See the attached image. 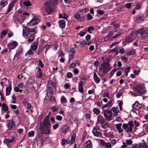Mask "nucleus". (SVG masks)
I'll use <instances>...</instances> for the list:
<instances>
[{
  "mask_svg": "<svg viewBox=\"0 0 148 148\" xmlns=\"http://www.w3.org/2000/svg\"><path fill=\"white\" fill-rule=\"evenodd\" d=\"M105 147L106 148H111V145L110 143H107L105 144Z\"/></svg>",
  "mask_w": 148,
  "mask_h": 148,
  "instance_id": "64",
  "label": "nucleus"
},
{
  "mask_svg": "<svg viewBox=\"0 0 148 148\" xmlns=\"http://www.w3.org/2000/svg\"><path fill=\"white\" fill-rule=\"evenodd\" d=\"M133 143L132 141L130 140H126V144L127 145H130L132 144V143Z\"/></svg>",
  "mask_w": 148,
  "mask_h": 148,
  "instance_id": "55",
  "label": "nucleus"
},
{
  "mask_svg": "<svg viewBox=\"0 0 148 148\" xmlns=\"http://www.w3.org/2000/svg\"><path fill=\"white\" fill-rule=\"evenodd\" d=\"M45 11L48 15L49 14L53 11V9L51 4H48L47 2H46L45 4Z\"/></svg>",
  "mask_w": 148,
  "mask_h": 148,
  "instance_id": "6",
  "label": "nucleus"
},
{
  "mask_svg": "<svg viewBox=\"0 0 148 148\" xmlns=\"http://www.w3.org/2000/svg\"><path fill=\"white\" fill-rule=\"evenodd\" d=\"M134 90L138 93L142 95L145 94L147 92L145 88L140 85L136 86L134 87Z\"/></svg>",
  "mask_w": 148,
  "mask_h": 148,
  "instance_id": "5",
  "label": "nucleus"
},
{
  "mask_svg": "<svg viewBox=\"0 0 148 148\" xmlns=\"http://www.w3.org/2000/svg\"><path fill=\"white\" fill-rule=\"evenodd\" d=\"M27 38H28V41L29 42H31L33 41L35 39V37L34 36V35H29L27 34V35H26Z\"/></svg>",
  "mask_w": 148,
  "mask_h": 148,
  "instance_id": "16",
  "label": "nucleus"
},
{
  "mask_svg": "<svg viewBox=\"0 0 148 148\" xmlns=\"http://www.w3.org/2000/svg\"><path fill=\"white\" fill-rule=\"evenodd\" d=\"M142 106V104L139 103L137 101H136L135 103L133 105V108L136 110H138Z\"/></svg>",
  "mask_w": 148,
  "mask_h": 148,
  "instance_id": "13",
  "label": "nucleus"
},
{
  "mask_svg": "<svg viewBox=\"0 0 148 148\" xmlns=\"http://www.w3.org/2000/svg\"><path fill=\"white\" fill-rule=\"evenodd\" d=\"M61 102L63 103H66V99L65 97L62 96L61 99Z\"/></svg>",
  "mask_w": 148,
  "mask_h": 148,
  "instance_id": "38",
  "label": "nucleus"
},
{
  "mask_svg": "<svg viewBox=\"0 0 148 148\" xmlns=\"http://www.w3.org/2000/svg\"><path fill=\"white\" fill-rule=\"evenodd\" d=\"M69 128L67 125H64L62 127V132L65 134L69 132Z\"/></svg>",
  "mask_w": 148,
  "mask_h": 148,
  "instance_id": "17",
  "label": "nucleus"
},
{
  "mask_svg": "<svg viewBox=\"0 0 148 148\" xmlns=\"http://www.w3.org/2000/svg\"><path fill=\"white\" fill-rule=\"evenodd\" d=\"M101 126L103 129H106L108 127V124L107 122L106 121H105L104 122L101 124Z\"/></svg>",
  "mask_w": 148,
  "mask_h": 148,
  "instance_id": "33",
  "label": "nucleus"
},
{
  "mask_svg": "<svg viewBox=\"0 0 148 148\" xmlns=\"http://www.w3.org/2000/svg\"><path fill=\"white\" fill-rule=\"evenodd\" d=\"M39 22L38 18L34 16L29 22L28 23L27 25L29 26H34L38 24Z\"/></svg>",
  "mask_w": 148,
  "mask_h": 148,
  "instance_id": "8",
  "label": "nucleus"
},
{
  "mask_svg": "<svg viewBox=\"0 0 148 148\" xmlns=\"http://www.w3.org/2000/svg\"><path fill=\"white\" fill-rule=\"evenodd\" d=\"M93 111L97 115L99 114L100 113V110L96 108H94L93 109Z\"/></svg>",
  "mask_w": 148,
  "mask_h": 148,
  "instance_id": "42",
  "label": "nucleus"
},
{
  "mask_svg": "<svg viewBox=\"0 0 148 148\" xmlns=\"http://www.w3.org/2000/svg\"><path fill=\"white\" fill-rule=\"evenodd\" d=\"M36 27L33 28H28L27 27L24 26L23 30V35L24 37H27L26 35L28 34L29 35H35L36 34L35 30Z\"/></svg>",
  "mask_w": 148,
  "mask_h": 148,
  "instance_id": "3",
  "label": "nucleus"
},
{
  "mask_svg": "<svg viewBox=\"0 0 148 148\" xmlns=\"http://www.w3.org/2000/svg\"><path fill=\"white\" fill-rule=\"evenodd\" d=\"M18 86L22 89L24 87V84L22 82L18 84Z\"/></svg>",
  "mask_w": 148,
  "mask_h": 148,
  "instance_id": "56",
  "label": "nucleus"
},
{
  "mask_svg": "<svg viewBox=\"0 0 148 148\" xmlns=\"http://www.w3.org/2000/svg\"><path fill=\"white\" fill-rule=\"evenodd\" d=\"M12 90V84L11 83H10L9 84V86L8 87H7L6 89V92H8L10 93Z\"/></svg>",
  "mask_w": 148,
  "mask_h": 148,
  "instance_id": "34",
  "label": "nucleus"
},
{
  "mask_svg": "<svg viewBox=\"0 0 148 148\" xmlns=\"http://www.w3.org/2000/svg\"><path fill=\"white\" fill-rule=\"evenodd\" d=\"M7 4V0H2L0 2V9L1 10Z\"/></svg>",
  "mask_w": 148,
  "mask_h": 148,
  "instance_id": "18",
  "label": "nucleus"
},
{
  "mask_svg": "<svg viewBox=\"0 0 148 148\" xmlns=\"http://www.w3.org/2000/svg\"><path fill=\"white\" fill-rule=\"evenodd\" d=\"M111 110L113 111V112L114 113V115L115 116H117L118 114V112L116 111V108L115 107H113L111 109Z\"/></svg>",
  "mask_w": 148,
  "mask_h": 148,
  "instance_id": "36",
  "label": "nucleus"
},
{
  "mask_svg": "<svg viewBox=\"0 0 148 148\" xmlns=\"http://www.w3.org/2000/svg\"><path fill=\"white\" fill-rule=\"evenodd\" d=\"M144 126L145 127V131L148 133V124H145L143 126V127Z\"/></svg>",
  "mask_w": 148,
  "mask_h": 148,
  "instance_id": "63",
  "label": "nucleus"
},
{
  "mask_svg": "<svg viewBox=\"0 0 148 148\" xmlns=\"http://www.w3.org/2000/svg\"><path fill=\"white\" fill-rule=\"evenodd\" d=\"M34 54V53L32 51V50L31 49H29L27 53L25 55V56H26L27 54H29L30 55H33Z\"/></svg>",
  "mask_w": 148,
  "mask_h": 148,
  "instance_id": "44",
  "label": "nucleus"
},
{
  "mask_svg": "<svg viewBox=\"0 0 148 148\" xmlns=\"http://www.w3.org/2000/svg\"><path fill=\"white\" fill-rule=\"evenodd\" d=\"M33 43L34 44L32 45V49L34 51H36L37 49L39 42H34Z\"/></svg>",
  "mask_w": 148,
  "mask_h": 148,
  "instance_id": "26",
  "label": "nucleus"
},
{
  "mask_svg": "<svg viewBox=\"0 0 148 148\" xmlns=\"http://www.w3.org/2000/svg\"><path fill=\"white\" fill-rule=\"evenodd\" d=\"M38 62L39 66L41 68H43L44 66V65L43 64L42 61L41 60H40L38 61Z\"/></svg>",
  "mask_w": 148,
  "mask_h": 148,
  "instance_id": "60",
  "label": "nucleus"
},
{
  "mask_svg": "<svg viewBox=\"0 0 148 148\" xmlns=\"http://www.w3.org/2000/svg\"><path fill=\"white\" fill-rule=\"evenodd\" d=\"M83 83V82L82 81H80L79 82L78 88L79 91L81 93H82L84 91V88L82 86Z\"/></svg>",
  "mask_w": 148,
  "mask_h": 148,
  "instance_id": "19",
  "label": "nucleus"
},
{
  "mask_svg": "<svg viewBox=\"0 0 148 148\" xmlns=\"http://www.w3.org/2000/svg\"><path fill=\"white\" fill-rule=\"evenodd\" d=\"M61 144L64 147H65L66 144V140L64 138H62L61 139Z\"/></svg>",
  "mask_w": 148,
  "mask_h": 148,
  "instance_id": "48",
  "label": "nucleus"
},
{
  "mask_svg": "<svg viewBox=\"0 0 148 148\" xmlns=\"http://www.w3.org/2000/svg\"><path fill=\"white\" fill-rule=\"evenodd\" d=\"M59 26L62 29L65 27V23L64 21L63 20L60 21L58 22Z\"/></svg>",
  "mask_w": 148,
  "mask_h": 148,
  "instance_id": "23",
  "label": "nucleus"
},
{
  "mask_svg": "<svg viewBox=\"0 0 148 148\" xmlns=\"http://www.w3.org/2000/svg\"><path fill=\"white\" fill-rule=\"evenodd\" d=\"M141 4L139 3H137L135 8V10L138 9L140 8Z\"/></svg>",
  "mask_w": 148,
  "mask_h": 148,
  "instance_id": "52",
  "label": "nucleus"
},
{
  "mask_svg": "<svg viewBox=\"0 0 148 148\" xmlns=\"http://www.w3.org/2000/svg\"><path fill=\"white\" fill-rule=\"evenodd\" d=\"M75 138L76 133H74L73 134L71 137L70 140L71 144H73L75 142Z\"/></svg>",
  "mask_w": 148,
  "mask_h": 148,
  "instance_id": "29",
  "label": "nucleus"
},
{
  "mask_svg": "<svg viewBox=\"0 0 148 148\" xmlns=\"http://www.w3.org/2000/svg\"><path fill=\"white\" fill-rule=\"evenodd\" d=\"M97 118V121L99 122L100 124L105 121V119L101 116H98Z\"/></svg>",
  "mask_w": 148,
  "mask_h": 148,
  "instance_id": "27",
  "label": "nucleus"
},
{
  "mask_svg": "<svg viewBox=\"0 0 148 148\" xmlns=\"http://www.w3.org/2000/svg\"><path fill=\"white\" fill-rule=\"evenodd\" d=\"M93 18L92 16L90 14V13H88L87 14V17L86 18V20L87 21L90 20H91Z\"/></svg>",
  "mask_w": 148,
  "mask_h": 148,
  "instance_id": "47",
  "label": "nucleus"
},
{
  "mask_svg": "<svg viewBox=\"0 0 148 148\" xmlns=\"http://www.w3.org/2000/svg\"><path fill=\"white\" fill-rule=\"evenodd\" d=\"M35 81L33 77L29 78L27 80L26 84L29 85V86L32 87L33 86L34 84L35 83Z\"/></svg>",
  "mask_w": 148,
  "mask_h": 148,
  "instance_id": "14",
  "label": "nucleus"
},
{
  "mask_svg": "<svg viewBox=\"0 0 148 148\" xmlns=\"http://www.w3.org/2000/svg\"><path fill=\"white\" fill-rule=\"evenodd\" d=\"M122 34V33L120 32H116V33H115L114 34H113V35L112 36V38L113 39L116 38L118 36L121 35Z\"/></svg>",
  "mask_w": 148,
  "mask_h": 148,
  "instance_id": "31",
  "label": "nucleus"
},
{
  "mask_svg": "<svg viewBox=\"0 0 148 148\" xmlns=\"http://www.w3.org/2000/svg\"><path fill=\"white\" fill-rule=\"evenodd\" d=\"M122 124L121 123H119L115 125V127L116 129L118 130L121 128V126Z\"/></svg>",
  "mask_w": 148,
  "mask_h": 148,
  "instance_id": "50",
  "label": "nucleus"
},
{
  "mask_svg": "<svg viewBox=\"0 0 148 148\" xmlns=\"http://www.w3.org/2000/svg\"><path fill=\"white\" fill-rule=\"evenodd\" d=\"M87 29V32L90 33H91L90 31H92L94 30V28L93 26H90V27H88Z\"/></svg>",
  "mask_w": 148,
  "mask_h": 148,
  "instance_id": "46",
  "label": "nucleus"
},
{
  "mask_svg": "<svg viewBox=\"0 0 148 148\" xmlns=\"http://www.w3.org/2000/svg\"><path fill=\"white\" fill-rule=\"evenodd\" d=\"M23 48L21 47H19L17 52L15 53L14 58H16L18 60L20 58V56H22L23 55Z\"/></svg>",
  "mask_w": 148,
  "mask_h": 148,
  "instance_id": "10",
  "label": "nucleus"
},
{
  "mask_svg": "<svg viewBox=\"0 0 148 148\" xmlns=\"http://www.w3.org/2000/svg\"><path fill=\"white\" fill-rule=\"evenodd\" d=\"M43 50V49L42 47H40V46L39 47L36 53H37V55H39L40 54L42 51Z\"/></svg>",
  "mask_w": 148,
  "mask_h": 148,
  "instance_id": "41",
  "label": "nucleus"
},
{
  "mask_svg": "<svg viewBox=\"0 0 148 148\" xmlns=\"http://www.w3.org/2000/svg\"><path fill=\"white\" fill-rule=\"evenodd\" d=\"M110 61L108 58L105 59L101 63L100 66L99 67V71L100 76H103L106 75L108 71H110L112 67H110V64L108 62Z\"/></svg>",
  "mask_w": 148,
  "mask_h": 148,
  "instance_id": "2",
  "label": "nucleus"
},
{
  "mask_svg": "<svg viewBox=\"0 0 148 148\" xmlns=\"http://www.w3.org/2000/svg\"><path fill=\"white\" fill-rule=\"evenodd\" d=\"M106 115H108V114L106 113V112L104 113L103 116H104V117L106 118V119H107L108 121H111L112 119V114H110V115L108 117H106Z\"/></svg>",
  "mask_w": 148,
  "mask_h": 148,
  "instance_id": "30",
  "label": "nucleus"
},
{
  "mask_svg": "<svg viewBox=\"0 0 148 148\" xmlns=\"http://www.w3.org/2000/svg\"><path fill=\"white\" fill-rule=\"evenodd\" d=\"M81 11L83 13H84V14H86V13L88 12L89 11V9L88 8H85L83 9H82L79 10Z\"/></svg>",
  "mask_w": 148,
  "mask_h": 148,
  "instance_id": "40",
  "label": "nucleus"
},
{
  "mask_svg": "<svg viewBox=\"0 0 148 148\" xmlns=\"http://www.w3.org/2000/svg\"><path fill=\"white\" fill-rule=\"evenodd\" d=\"M128 126L133 128L134 126L133 121H130L127 124L123 123L122 125V127L124 130H125Z\"/></svg>",
  "mask_w": 148,
  "mask_h": 148,
  "instance_id": "12",
  "label": "nucleus"
},
{
  "mask_svg": "<svg viewBox=\"0 0 148 148\" xmlns=\"http://www.w3.org/2000/svg\"><path fill=\"white\" fill-rule=\"evenodd\" d=\"M23 4L26 7H28L29 6L31 5V2L29 0L23 2Z\"/></svg>",
  "mask_w": 148,
  "mask_h": 148,
  "instance_id": "35",
  "label": "nucleus"
},
{
  "mask_svg": "<svg viewBox=\"0 0 148 148\" xmlns=\"http://www.w3.org/2000/svg\"><path fill=\"white\" fill-rule=\"evenodd\" d=\"M93 79L95 82L97 84H98L100 80V79L98 77L97 74L95 72L94 73Z\"/></svg>",
  "mask_w": 148,
  "mask_h": 148,
  "instance_id": "21",
  "label": "nucleus"
},
{
  "mask_svg": "<svg viewBox=\"0 0 148 148\" xmlns=\"http://www.w3.org/2000/svg\"><path fill=\"white\" fill-rule=\"evenodd\" d=\"M141 148H148V146L146 143H141Z\"/></svg>",
  "mask_w": 148,
  "mask_h": 148,
  "instance_id": "51",
  "label": "nucleus"
},
{
  "mask_svg": "<svg viewBox=\"0 0 148 148\" xmlns=\"http://www.w3.org/2000/svg\"><path fill=\"white\" fill-rule=\"evenodd\" d=\"M56 119H57L59 121H60L62 119V117L61 116L57 115L56 117Z\"/></svg>",
  "mask_w": 148,
  "mask_h": 148,
  "instance_id": "61",
  "label": "nucleus"
},
{
  "mask_svg": "<svg viewBox=\"0 0 148 148\" xmlns=\"http://www.w3.org/2000/svg\"><path fill=\"white\" fill-rule=\"evenodd\" d=\"M9 107L6 104L3 103L2 105V109L5 112L8 111V110Z\"/></svg>",
  "mask_w": 148,
  "mask_h": 148,
  "instance_id": "32",
  "label": "nucleus"
},
{
  "mask_svg": "<svg viewBox=\"0 0 148 148\" xmlns=\"http://www.w3.org/2000/svg\"><path fill=\"white\" fill-rule=\"evenodd\" d=\"M112 25L114 26L115 28H117L119 27V25L118 24H115L114 22H112Z\"/></svg>",
  "mask_w": 148,
  "mask_h": 148,
  "instance_id": "59",
  "label": "nucleus"
},
{
  "mask_svg": "<svg viewBox=\"0 0 148 148\" xmlns=\"http://www.w3.org/2000/svg\"><path fill=\"white\" fill-rule=\"evenodd\" d=\"M70 52L71 53L69 55V58L68 60V62H70L71 60L73 59V58L75 55V51H72L71 50L70 51Z\"/></svg>",
  "mask_w": 148,
  "mask_h": 148,
  "instance_id": "24",
  "label": "nucleus"
},
{
  "mask_svg": "<svg viewBox=\"0 0 148 148\" xmlns=\"http://www.w3.org/2000/svg\"><path fill=\"white\" fill-rule=\"evenodd\" d=\"M18 43L16 41H13L8 44L7 47L10 50V52L11 51V50L13 49L16 47L18 45Z\"/></svg>",
  "mask_w": 148,
  "mask_h": 148,
  "instance_id": "9",
  "label": "nucleus"
},
{
  "mask_svg": "<svg viewBox=\"0 0 148 148\" xmlns=\"http://www.w3.org/2000/svg\"><path fill=\"white\" fill-rule=\"evenodd\" d=\"M99 128H98L96 127H95L93 128L92 132L93 135L99 137L101 136V132H98L97 130H99Z\"/></svg>",
  "mask_w": 148,
  "mask_h": 148,
  "instance_id": "11",
  "label": "nucleus"
},
{
  "mask_svg": "<svg viewBox=\"0 0 148 148\" xmlns=\"http://www.w3.org/2000/svg\"><path fill=\"white\" fill-rule=\"evenodd\" d=\"M85 145H92V143L91 141L90 140H89L86 141L85 143Z\"/></svg>",
  "mask_w": 148,
  "mask_h": 148,
  "instance_id": "57",
  "label": "nucleus"
},
{
  "mask_svg": "<svg viewBox=\"0 0 148 148\" xmlns=\"http://www.w3.org/2000/svg\"><path fill=\"white\" fill-rule=\"evenodd\" d=\"M78 12L79 14H75L74 15L75 18L78 21L83 22L85 21L86 14L83 13L82 12H81L79 10L78 11Z\"/></svg>",
  "mask_w": 148,
  "mask_h": 148,
  "instance_id": "4",
  "label": "nucleus"
},
{
  "mask_svg": "<svg viewBox=\"0 0 148 148\" xmlns=\"http://www.w3.org/2000/svg\"><path fill=\"white\" fill-rule=\"evenodd\" d=\"M142 21V17L141 16H139L136 19V21L138 23H140Z\"/></svg>",
  "mask_w": 148,
  "mask_h": 148,
  "instance_id": "45",
  "label": "nucleus"
},
{
  "mask_svg": "<svg viewBox=\"0 0 148 148\" xmlns=\"http://www.w3.org/2000/svg\"><path fill=\"white\" fill-rule=\"evenodd\" d=\"M34 132L33 131H31L27 134V136L29 137H32L34 135Z\"/></svg>",
  "mask_w": 148,
  "mask_h": 148,
  "instance_id": "43",
  "label": "nucleus"
},
{
  "mask_svg": "<svg viewBox=\"0 0 148 148\" xmlns=\"http://www.w3.org/2000/svg\"><path fill=\"white\" fill-rule=\"evenodd\" d=\"M79 45L80 47H82L83 46H86V41L83 40L80 41Z\"/></svg>",
  "mask_w": 148,
  "mask_h": 148,
  "instance_id": "49",
  "label": "nucleus"
},
{
  "mask_svg": "<svg viewBox=\"0 0 148 148\" xmlns=\"http://www.w3.org/2000/svg\"><path fill=\"white\" fill-rule=\"evenodd\" d=\"M14 139V138H12V139H6V142L7 143H11L13 142Z\"/></svg>",
  "mask_w": 148,
  "mask_h": 148,
  "instance_id": "58",
  "label": "nucleus"
},
{
  "mask_svg": "<svg viewBox=\"0 0 148 148\" xmlns=\"http://www.w3.org/2000/svg\"><path fill=\"white\" fill-rule=\"evenodd\" d=\"M121 59L124 62H126L127 60V57H125L124 56L121 57Z\"/></svg>",
  "mask_w": 148,
  "mask_h": 148,
  "instance_id": "54",
  "label": "nucleus"
},
{
  "mask_svg": "<svg viewBox=\"0 0 148 148\" xmlns=\"http://www.w3.org/2000/svg\"><path fill=\"white\" fill-rule=\"evenodd\" d=\"M136 52L135 49L128 50L126 51V54L128 55H134Z\"/></svg>",
  "mask_w": 148,
  "mask_h": 148,
  "instance_id": "25",
  "label": "nucleus"
},
{
  "mask_svg": "<svg viewBox=\"0 0 148 148\" xmlns=\"http://www.w3.org/2000/svg\"><path fill=\"white\" fill-rule=\"evenodd\" d=\"M87 32V29H86L80 31L78 33V35L80 37H82L84 36L86 34Z\"/></svg>",
  "mask_w": 148,
  "mask_h": 148,
  "instance_id": "28",
  "label": "nucleus"
},
{
  "mask_svg": "<svg viewBox=\"0 0 148 148\" xmlns=\"http://www.w3.org/2000/svg\"><path fill=\"white\" fill-rule=\"evenodd\" d=\"M138 32L142 38H145L148 36V31L146 29L143 28L139 29L138 30Z\"/></svg>",
  "mask_w": 148,
  "mask_h": 148,
  "instance_id": "7",
  "label": "nucleus"
},
{
  "mask_svg": "<svg viewBox=\"0 0 148 148\" xmlns=\"http://www.w3.org/2000/svg\"><path fill=\"white\" fill-rule=\"evenodd\" d=\"M72 76V74L71 72H68L66 74V77L68 78H71Z\"/></svg>",
  "mask_w": 148,
  "mask_h": 148,
  "instance_id": "62",
  "label": "nucleus"
},
{
  "mask_svg": "<svg viewBox=\"0 0 148 148\" xmlns=\"http://www.w3.org/2000/svg\"><path fill=\"white\" fill-rule=\"evenodd\" d=\"M133 36L132 35H130L128 36L125 39V41L127 42L130 43L132 42L133 40Z\"/></svg>",
  "mask_w": 148,
  "mask_h": 148,
  "instance_id": "22",
  "label": "nucleus"
},
{
  "mask_svg": "<svg viewBox=\"0 0 148 148\" xmlns=\"http://www.w3.org/2000/svg\"><path fill=\"white\" fill-rule=\"evenodd\" d=\"M15 3V2H14V0H13V1L10 3L9 4L8 10L6 13L7 14H8L10 12L11 9L14 7Z\"/></svg>",
  "mask_w": 148,
  "mask_h": 148,
  "instance_id": "15",
  "label": "nucleus"
},
{
  "mask_svg": "<svg viewBox=\"0 0 148 148\" xmlns=\"http://www.w3.org/2000/svg\"><path fill=\"white\" fill-rule=\"evenodd\" d=\"M131 3H127L125 5V7L127 8L130 9L131 8Z\"/></svg>",
  "mask_w": 148,
  "mask_h": 148,
  "instance_id": "53",
  "label": "nucleus"
},
{
  "mask_svg": "<svg viewBox=\"0 0 148 148\" xmlns=\"http://www.w3.org/2000/svg\"><path fill=\"white\" fill-rule=\"evenodd\" d=\"M124 130H125L126 132L128 133L129 132L131 133L132 132V127L128 126Z\"/></svg>",
  "mask_w": 148,
  "mask_h": 148,
  "instance_id": "37",
  "label": "nucleus"
},
{
  "mask_svg": "<svg viewBox=\"0 0 148 148\" xmlns=\"http://www.w3.org/2000/svg\"><path fill=\"white\" fill-rule=\"evenodd\" d=\"M120 69H113L111 71L110 74V75L109 76V78H110L112 77L113 74L114 73H115V72L117 71V70H119Z\"/></svg>",
  "mask_w": 148,
  "mask_h": 148,
  "instance_id": "39",
  "label": "nucleus"
},
{
  "mask_svg": "<svg viewBox=\"0 0 148 148\" xmlns=\"http://www.w3.org/2000/svg\"><path fill=\"white\" fill-rule=\"evenodd\" d=\"M49 117V116H46L43 121L40 124L39 130L42 134H49L51 132V123Z\"/></svg>",
  "mask_w": 148,
  "mask_h": 148,
  "instance_id": "1",
  "label": "nucleus"
},
{
  "mask_svg": "<svg viewBox=\"0 0 148 148\" xmlns=\"http://www.w3.org/2000/svg\"><path fill=\"white\" fill-rule=\"evenodd\" d=\"M7 123L8 125V129L9 130H12L13 127V125L14 124V123H12L11 120H7Z\"/></svg>",
  "mask_w": 148,
  "mask_h": 148,
  "instance_id": "20",
  "label": "nucleus"
}]
</instances>
